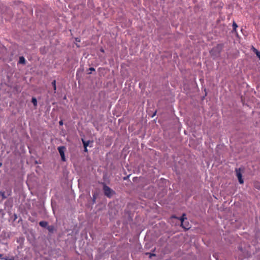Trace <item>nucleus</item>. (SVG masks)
Here are the masks:
<instances>
[{"instance_id":"nucleus-1","label":"nucleus","mask_w":260,"mask_h":260,"mask_svg":"<svg viewBox=\"0 0 260 260\" xmlns=\"http://www.w3.org/2000/svg\"><path fill=\"white\" fill-rule=\"evenodd\" d=\"M223 47V44H218L210 51V54L213 59H215L220 56V54Z\"/></svg>"},{"instance_id":"nucleus-2","label":"nucleus","mask_w":260,"mask_h":260,"mask_svg":"<svg viewBox=\"0 0 260 260\" xmlns=\"http://www.w3.org/2000/svg\"><path fill=\"white\" fill-rule=\"evenodd\" d=\"M101 184L103 186V191L106 197L110 199L115 194V191L107 186L105 182H101Z\"/></svg>"},{"instance_id":"nucleus-3","label":"nucleus","mask_w":260,"mask_h":260,"mask_svg":"<svg viewBox=\"0 0 260 260\" xmlns=\"http://www.w3.org/2000/svg\"><path fill=\"white\" fill-rule=\"evenodd\" d=\"M57 150L61 156V159L62 161H66V158L65 157V151L66 150V147L64 146H59L57 148Z\"/></svg>"},{"instance_id":"nucleus-4","label":"nucleus","mask_w":260,"mask_h":260,"mask_svg":"<svg viewBox=\"0 0 260 260\" xmlns=\"http://www.w3.org/2000/svg\"><path fill=\"white\" fill-rule=\"evenodd\" d=\"M236 173L239 182L240 183V184H243L244 182V180L242 178V174L241 172V169L240 168L236 169Z\"/></svg>"},{"instance_id":"nucleus-5","label":"nucleus","mask_w":260,"mask_h":260,"mask_svg":"<svg viewBox=\"0 0 260 260\" xmlns=\"http://www.w3.org/2000/svg\"><path fill=\"white\" fill-rule=\"evenodd\" d=\"M185 216V214L184 213L182 214V216L180 218V220L181 221V225L185 230H188L190 228V227L188 226V225H187V226L184 225V220L185 219H186L185 217H184Z\"/></svg>"},{"instance_id":"nucleus-6","label":"nucleus","mask_w":260,"mask_h":260,"mask_svg":"<svg viewBox=\"0 0 260 260\" xmlns=\"http://www.w3.org/2000/svg\"><path fill=\"white\" fill-rule=\"evenodd\" d=\"M47 229L49 232V235L53 234L55 231H56L55 227L53 225H48L47 227Z\"/></svg>"},{"instance_id":"nucleus-7","label":"nucleus","mask_w":260,"mask_h":260,"mask_svg":"<svg viewBox=\"0 0 260 260\" xmlns=\"http://www.w3.org/2000/svg\"><path fill=\"white\" fill-rule=\"evenodd\" d=\"M251 50L256 55V56L260 60V51L257 50L255 48H254L253 46L251 47Z\"/></svg>"},{"instance_id":"nucleus-8","label":"nucleus","mask_w":260,"mask_h":260,"mask_svg":"<svg viewBox=\"0 0 260 260\" xmlns=\"http://www.w3.org/2000/svg\"><path fill=\"white\" fill-rule=\"evenodd\" d=\"M39 225L42 228L47 229V227L48 226V223L46 221H41L39 222Z\"/></svg>"},{"instance_id":"nucleus-9","label":"nucleus","mask_w":260,"mask_h":260,"mask_svg":"<svg viewBox=\"0 0 260 260\" xmlns=\"http://www.w3.org/2000/svg\"><path fill=\"white\" fill-rule=\"evenodd\" d=\"M82 143L83 144V146L86 147H87L89 145V144L90 143H92V141H91L90 140L85 141V140H83V139H82Z\"/></svg>"},{"instance_id":"nucleus-10","label":"nucleus","mask_w":260,"mask_h":260,"mask_svg":"<svg viewBox=\"0 0 260 260\" xmlns=\"http://www.w3.org/2000/svg\"><path fill=\"white\" fill-rule=\"evenodd\" d=\"M98 194L97 192H94L92 194V204H94L95 203V200L97 198V196H98Z\"/></svg>"},{"instance_id":"nucleus-11","label":"nucleus","mask_w":260,"mask_h":260,"mask_svg":"<svg viewBox=\"0 0 260 260\" xmlns=\"http://www.w3.org/2000/svg\"><path fill=\"white\" fill-rule=\"evenodd\" d=\"M25 62H26L25 59L23 56L19 57V61H18L19 63L24 64H25Z\"/></svg>"},{"instance_id":"nucleus-12","label":"nucleus","mask_w":260,"mask_h":260,"mask_svg":"<svg viewBox=\"0 0 260 260\" xmlns=\"http://www.w3.org/2000/svg\"><path fill=\"white\" fill-rule=\"evenodd\" d=\"M237 27H238V25L235 21H234L233 23V31L235 33H237L236 29Z\"/></svg>"},{"instance_id":"nucleus-13","label":"nucleus","mask_w":260,"mask_h":260,"mask_svg":"<svg viewBox=\"0 0 260 260\" xmlns=\"http://www.w3.org/2000/svg\"><path fill=\"white\" fill-rule=\"evenodd\" d=\"M51 84H52V85L53 86L54 93H55L56 92V80H54L52 82Z\"/></svg>"},{"instance_id":"nucleus-14","label":"nucleus","mask_w":260,"mask_h":260,"mask_svg":"<svg viewBox=\"0 0 260 260\" xmlns=\"http://www.w3.org/2000/svg\"><path fill=\"white\" fill-rule=\"evenodd\" d=\"M31 102L33 104L34 106H37L38 102H37V100L36 98H35V97L32 98Z\"/></svg>"},{"instance_id":"nucleus-15","label":"nucleus","mask_w":260,"mask_h":260,"mask_svg":"<svg viewBox=\"0 0 260 260\" xmlns=\"http://www.w3.org/2000/svg\"><path fill=\"white\" fill-rule=\"evenodd\" d=\"M254 186L256 189H258V190L260 189V183L259 182L255 183Z\"/></svg>"},{"instance_id":"nucleus-16","label":"nucleus","mask_w":260,"mask_h":260,"mask_svg":"<svg viewBox=\"0 0 260 260\" xmlns=\"http://www.w3.org/2000/svg\"><path fill=\"white\" fill-rule=\"evenodd\" d=\"M4 260H15L14 257L13 256H12L11 257H9L8 256H6L4 258H3Z\"/></svg>"},{"instance_id":"nucleus-17","label":"nucleus","mask_w":260,"mask_h":260,"mask_svg":"<svg viewBox=\"0 0 260 260\" xmlns=\"http://www.w3.org/2000/svg\"><path fill=\"white\" fill-rule=\"evenodd\" d=\"M0 194L2 196L3 199H6L7 198L4 192H0Z\"/></svg>"},{"instance_id":"nucleus-18","label":"nucleus","mask_w":260,"mask_h":260,"mask_svg":"<svg viewBox=\"0 0 260 260\" xmlns=\"http://www.w3.org/2000/svg\"><path fill=\"white\" fill-rule=\"evenodd\" d=\"M131 174H129L128 175L125 176L123 178V180H127Z\"/></svg>"},{"instance_id":"nucleus-19","label":"nucleus","mask_w":260,"mask_h":260,"mask_svg":"<svg viewBox=\"0 0 260 260\" xmlns=\"http://www.w3.org/2000/svg\"><path fill=\"white\" fill-rule=\"evenodd\" d=\"M89 70L91 72V71H95V69L93 67H91L89 69Z\"/></svg>"},{"instance_id":"nucleus-20","label":"nucleus","mask_w":260,"mask_h":260,"mask_svg":"<svg viewBox=\"0 0 260 260\" xmlns=\"http://www.w3.org/2000/svg\"><path fill=\"white\" fill-rule=\"evenodd\" d=\"M59 124L60 125H63V121H62V120H60V121H59Z\"/></svg>"},{"instance_id":"nucleus-21","label":"nucleus","mask_w":260,"mask_h":260,"mask_svg":"<svg viewBox=\"0 0 260 260\" xmlns=\"http://www.w3.org/2000/svg\"><path fill=\"white\" fill-rule=\"evenodd\" d=\"M0 214H2L3 215L5 214L3 209H0Z\"/></svg>"},{"instance_id":"nucleus-22","label":"nucleus","mask_w":260,"mask_h":260,"mask_svg":"<svg viewBox=\"0 0 260 260\" xmlns=\"http://www.w3.org/2000/svg\"><path fill=\"white\" fill-rule=\"evenodd\" d=\"M100 50L101 52H102L103 53H104L105 52L104 49L102 47L100 48Z\"/></svg>"},{"instance_id":"nucleus-23","label":"nucleus","mask_w":260,"mask_h":260,"mask_svg":"<svg viewBox=\"0 0 260 260\" xmlns=\"http://www.w3.org/2000/svg\"><path fill=\"white\" fill-rule=\"evenodd\" d=\"M84 151L85 152H87L88 151V149H87L86 147H84Z\"/></svg>"},{"instance_id":"nucleus-24","label":"nucleus","mask_w":260,"mask_h":260,"mask_svg":"<svg viewBox=\"0 0 260 260\" xmlns=\"http://www.w3.org/2000/svg\"><path fill=\"white\" fill-rule=\"evenodd\" d=\"M187 225H189V223H186V222H184V225H185V226H187Z\"/></svg>"},{"instance_id":"nucleus-25","label":"nucleus","mask_w":260,"mask_h":260,"mask_svg":"<svg viewBox=\"0 0 260 260\" xmlns=\"http://www.w3.org/2000/svg\"><path fill=\"white\" fill-rule=\"evenodd\" d=\"M152 256H155V254L150 253V257H151Z\"/></svg>"},{"instance_id":"nucleus-26","label":"nucleus","mask_w":260,"mask_h":260,"mask_svg":"<svg viewBox=\"0 0 260 260\" xmlns=\"http://www.w3.org/2000/svg\"><path fill=\"white\" fill-rule=\"evenodd\" d=\"M3 255L2 254H0V258H1L3 259Z\"/></svg>"},{"instance_id":"nucleus-27","label":"nucleus","mask_w":260,"mask_h":260,"mask_svg":"<svg viewBox=\"0 0 260 260\" xmlns=\"http://www.w3.org/2000/svg\"><path fill=\"white\" fill-rule=\"evenodd\" d=\"M88 74H91V72H90L88 73Z\"/></svg>"},{"instance_id":"nucleus-28","label":"nucleus","mask_w":260,"mask_h":260,"mask_svg":"<svg viewBox=\"0 0 260 260\" xmlns=\"http://www.w3.org/2000/svg\"><path fill=\"white\" fill-rule=\"evenodd\" d=\"M2 166V163H0V167Z\"/></svg>"}]
</instances>
